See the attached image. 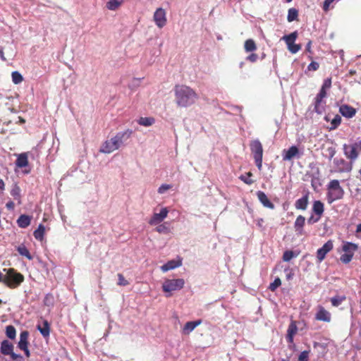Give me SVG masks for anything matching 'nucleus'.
<instances>
[{
	"instance_id": "nucleus-41",
	"label": "nucleus",
	"mask_w": 361,
	"mask_h": 361,
	"mask_svg": "<svg viewBox=\"0 0 361 361\" xmlns=\"http://www.w3.org/2000/svg\"><path fill=\"white\" fill-rule=\"evenodd\" d=\"M281 285V281L279 278H276L269 286V289L271 291H275Z\"/></svg>"
},
{
	"instance_id": "nucleus-50",
	"label": "nucleus",
	"mask_w": 361,
	"mask_h": 361,
	"mask_svg": "<svg viewBox=\"0 0 361 361\" xmlns=\"http://www.w3.org/2000/svg\"><path fill=\"white\" fill-rule=\"evenodd\" d=\"M240 179L247 185H252L254 183L252 179L247 178L246 176H240Z\"/></svg>"
},
{
	"instance_id": "nucleus-13",
	"label": "nucleus",
	"mask_w": 361,
	"mask_h": 361,
	"mask_svg": "<svg viewBox=\"0 0 361 361\" xmlns=\"http://www.w3.org/2000/svg\"><path fill=\"white\" fill-rule=\"evenodd\" d=\"M169 211L166 207H164L161 209L159 213H154L152 217L149 221L150 225H157L167 216Z\"/></svg>"
},
{
	"instance_id": "nucleus-8",
	"label": "nucleus",
	"mask_w": 361,
	"mask_h": 361,
	"mask_svg": "<svg viewBox=\"0 0 361 361\" xmlns=\"http://www.w3.org/2000/svg\"><path fill=\"white\" fill-rule=\"evenodd\" d=\"M298 37V32L295 31L288 35H284L282 39L285 41L288 51L292 54H296L301 49V45L295 44V41Z\"/></svg>"
},
{
	"instance_id": "nucleus-59",
	"label": "nucleus",
	"mask_w": 361,
	"mask_h": 361,
	"mask_svg": "<svg viewBox=\"0 0 361 361\" xmlns=\"http://www.w3.org/2000/svg\"><path fill=\"white\" fill-rule=\"evenodd\" d=\"M49 298H52L51 295H47L45 298H44V304L45 305H47V302H49Z\"/></svg>"
},
{
	"instance_id": "nucleus-47",
	"label": "nucleus",
	"mask_w": 361,
	"mask_h": 361,
	"mask_svg": "<svg viewBox=\"0 0 361 361\" xmlns=\"http://www.w3.org/2000/svg\"><path fill=\"white\" fill-rule=\"evenodd\" d=\"M172 188L171 185L169 184H162L158 189V192L159 194H163L168 190L171 189Z\"/></svg>"
},
{
	"instance_id": "nucleus-16",
	"label": "nucleus",
	"mask_w": 361,
	"mask_h": 361,
	"mask_svg": "<svg viewBox=\"0 0 361 361\" xmlns=\"http://www.w3.org/2000/svg\"><path fill=\"white\" fill-rule=\"evenodd\" d=\"M201 324V319L186 322L182 329V334L184 335H189L197 326L200 325Z\"/></svg>"
},
{
	"instance_id": "nucleus-3",
	"label": "nucleus",
	"mask_w": 361,
	"mask_h": 361,
	"mask_svg": "<svg viewBox=\"0 0 361 361\" xmlns=\"http://www.w3.org/2000/svg\"><path fill=\"white\" fill-rule=\"evenodd\" d=\"M4 284L11 289L18 288L24 281V276L13 268L4 269Z\"/></svg>"
},
{
	"instance_id": "nucleus-58",
	"label": "nucleus",
	"mask_w": 361,
	"mask_h": 361,
	"mask_svg": "<svg viewBox=\"0 0 361 361\" xmlns=\"http://www.w3.org/2000/svg\"><path fill=\"white\" fill-rule=\"evenodd\" d=\"M0 57H1L2 61H6V57L4 56V53L2 49H0Z\"/></svg>"
},
{
	"instance_id": "nucleus-34",
	"label": "nucleus",
	"mask_w": 361,
	"mask_h": 361,
	"mask_svg": "<svg viewBox=\"0 0 361 361\" xmlns=\"http://www.w3.org/2000/svg\"><path fill=\"white\" fill-rule=\"evenodd\" d=\"M244 48L247 52H250L255 51L257 49V46L253 39H249L245 42Z\"/></svg>"
},
{
	"instance_id": "nucleus-23",
	"label": "nucleus",
	"mask_w": 361,
	"mask_h": 361,
	"mask_svg": "<svg viewBox=\"0 0 361 361\" xmlns=\"http://www.w3.org/2000/svg\"><path fill=\"white\" fill-rule=\"evenodd\" d=\"M28 336L29 333L27 331H22L20 334V341L18 343V347L20 350H25L28 348Z\"/></svg>"
},
{
	"instance_id": "nucleus-9",
	"label": "nucleus",
	"mask_w": 361,
	"mask_h": 361,
	"mask_svg": "<svg viewBox=\"0 0 361 361\" xmlns=\"http://www.w3.org/2000/svg\"><path fill=\"white\" fill-rule=\"evenodd\" d=\"M334 248V243L331 240H328L324 245L317 251V260L319 263L322 262L326 257L327 253Z\"/></svg>"
},
{
	"instance_id": "nucleus-2",
	"label": "nucleus",
	"mask_w": 361,
	"mask_h": 361,
	"mask_svg": "<svg viewBox=\"0 0 361 361\" xmlns=\"http://www.w3.org/2000/svg\"><path fill=\"white\" fill-rule=\"evenodd\" d=\"M133 134V130L128 129L124 132L118 133L114 137L106 140L102 146L100 152L109 154L118 149L124 141L129 139Z\"/></svg>"
},
{
	"instance_id": "nucleus-53",
	"label": "nucleus",
	"mask_w": 361,
	"mask_h": 361,
	"mask_svg": "<svg viewBox=\"0 0 361 361\" xmlns=\"http://www.w3.org/2000/svg\"><path fill=\"white\" fill-rule=\"evenodd\" d=\"M320 219H321V217H319L318 216H317L316 218H314L313 216H311L308 219L307 221H308L309 224H314V223H316V222L319 221L320 220Z\"/></svg>"
},
{
	"instance_id": "nucleus-4",
	"label": "nucleus",
	"mask_w": 361,
	"mask_h": 361,
	"mask_svg": "<svg viewBox=\"0 0 361 361\" xmlns=\"http://www.w3.org/2000/svg\"><path fill=\"white\" fill-rule=\"evenodd\" d=\"M345 192L338 180H331L327 185L326 200L329 204L343 199Z\"/></svg>"
},
{
	"instance_id": "nucleus-10",
	"label": "nucleus",
	"mask_w": 361,
	"mask_h": 361,
	"mask_svg": "<svg viewBox=\"0 0 361 361\" xmlns=\"http://www.w3.org/2000/svg\"><path fill=\"white\" fill-rule=\"evenodd\" d=\"M154 20L157 26L162 28L166 24V11L162 8H159L154 13Z\"/></svg>"
},
{
	"instance_id": "nucleus-45",
	"label": "nucleus",
	"mask_w": 361,
	"mask_h": 361,
	"mask_svg": "<svg viewBox=\"0 0 361 361\" xmlns=\"http://www.w3.org/2000/svg\"><path fill=\"white\" fill-rule=\"evenodd\" d=\"M156 231L159 233H169V229L167 226H166L164 224L159 225L156 228Z\"/></svg>"
},
{
	"instance_id": "nucleus-62",
	"label": "nucleus",
	"mask_w": 361,
	"mask_h": 361,
	"mask_svg": "<svg viewBox=\"0 0 361 361\" xmlns=\"http://www.w3.org/2000/svg\"><path fill=\"white\" fill-rule=\"evenodd\" d=\"M336 162V164H344L345 163V160L343 159H341L339 160H337V161H335Z\"/></svg>"
},
{
	"instance_id": "nucleus-12",
	"label": "nucleus",
	"mask_w": 361,
	"mask_h": 361,
	"mask_svg": "<svg viewBox=\"0 0 361 361\" xmlns=\"http://www.w3.org/2000/svg\"><path fill=\"white\" fill-rule=\"evenodd\" d=\"M326 92L320 90L314 99V111L318 114H321L324 109L325 102L323 99L326 97Z\"/></svg>"
},
{
	"instance_id": "nucleus-63",
	"label": "nucleus",
	"mask_w": 361,
	"mask_h": 361,
	"mask_svg": "<svg viewBox=\"0 0 361 361\" xmlns=\"http://www.w3.org/2000/svg\"><path fill=\"white\" fill-rule=\"evenodd\" d=\"M263 221H263V219H259V220H258V222H257V225H258L259 226L262 227V223H263Z\"/></svg>"
},
{
	"instance_id": "nucleus-44",
	"label": "nucleus",
	"mask_w": 361,
	"mask_h": 361,
	"mask_svg": "<svg viewBox=\"0 0 361 361\" xmlns=\"http://www.w3.org/2000/svg\"><path fill=\"white\" fill-rule=\"evenodd\" d=\"M331 87V78H328L324 80L320 90L326 92V90H329Z\"/></svg>"
},
{
	"instance_id": "nucleus-27",
	"label": "nucleus",
	"mask_w": 361,
	"mask_h": 361,
	"mask_svg": "<svg viewBox=\"0 0 361 361\" xmlns=\"http://www.w3.org/2000/svg\"><path fill=\"white\" fill-rule=\"evenodd\" d=\"M45 234V226L40 224L37 228L34 231L33 235L37 240L42 241Z\"/></svg>"
},
{
	"instance_id": "nucleus-60",
	"label": "nucleus",
	"mask_w": 361,
	"mask_h": 361,
	"mask_svg": "<svg viewBox=\"0 0 361 361\" xmlns=\"http://www.w3.org/2000/svg\"><path fill=\"white\" fill-rule=\"evenodd\" d=\"M356 232L361 233V223L357 226Z\"/></svg>"
},
{
	"instance_id": "nucleus-21",
	"label": "nucleus",
	"mask_w": 361,
	"mask_h": 361,
	"mask_svg": "<svg viewBox=\"0 0 361 361\" xmlns=\"http://www.w3.org/2000/svg\"><path fill=\"white\" fill-rule=\"evenodd\" d=\"M324 211V204L320 200H315L312 204V212L319 217H322Z\"/></svg>"
},
{
	"instance_id": "nucleus-6",
	"label": "nucleus",
	"mask_w": 361,
	"mask_h": 361,
	"mask_svg": "<svg viewBox=\"0 0 361 361\" xmlns=\"http://www.w3.org/2000/svg\"><path fill=\"white\" fill-rule=\"evenodd\" d=\"M251 152L259 170L262 168L263 147L259 140H253L250 143Z\"/></svg>"
},
{
	"instance_id": "nucleus-7",
	"label": "nucleus",
	"mask_w": 361,
	"mask_h": 361,
	"mask_svg": "<svg viewBox=\"0 0 361 361\" xmlns=\"http://www.w3.org/2000/svg\"><path fill=\"white\" fill-rule=\"evenodd\" d=\"M184 284L185 281L182 279H166L162 285V289L165 293H170L182 289Z\"/></svg>"
},
{
	"instance_id": "nucleus-56",
	"label": "nucleus",
	"mask_w": 361,
	"mask_h": 361,
	"mask_svg": "<svg viewBox=\"0 0 361 361\" xmlns=\"http://www.w3.org/2000/svg\"><path fill=\"white\" fill-rule=\"evenodd\" d=\"M306 51L307 52L311 53L312 52V42L309 41L306 45Z\"/></svg>"
},
{
	"instance_id": "nucleus-14",
	"label": "nucleus",
	"mask_w": 361,
	"mask_h": 361,
	"mask_svg": "<svg viewBox=\"0 0 361 361\" xmlns=\"http://www.w3.org/2000/svg\"><path fill=\"white\" fill-rule=\"evenodd\" d=\"M299 154V149L296 146H291L288 149H283V160L290 161Z\"/></svg>"
},
{
	"instance_id": "nucleus-22",
	"label": "nucleus",
	"mask_w": 361,
	"mask_h": 361,
	"mask_svg": "<svg viewBox=\"0 0 361 361\" xmlns=\"http://www.w3.org/2000/svg\"><path fill=\"white\" fill-rule=\"evenodd\" d=\"M357 245L350 242H345L342 246V250L344 253L349 254L353 256H354V253L357 250Z\"/></svg>"
},
{
	"instance_id": "nucleus-42",
	"label": "nucleus",
	"mask_w": 361,
	"mask_h": 361,
	"mask_svg": "<svg viewBox=\"0 0 361 361\" xmlns=\"http://www.w3.org/2000/svg\"><path fill=\"white\" fill-rule=\"evenodd\" d=\"M118 283L117 284L121 286H126L129 284L128 281L125 279L122 274H118Z\"/></svg>"
},
{
	"instance_id": "nucleus-35",
	"label": "nucleus",
	"mask_w": 361,
	"mask_h": 361,
	"mask_svg": "<svg viewBox=\"0 0 361 361\" xmlns=\"http://www.w3.org/2000/svg\"><path fill=\"white\" fill-rule=\"evenodd\" d=\"M37 329L44 337H47V336H49L50 327H49V324L47 321L44 322L42 327L40 326H38Z\"/></svg>"
},
{
	"instance_id": "nucleus-61",
	"label": "nucleus",
	"mask_w": 361,
	"mask_h": 361,
	"mask_svg": "<svg viewBox=\"0 0 361 361\" xmlns=\"http://www.w3.org/2000/svg\"><path fill=\"white\" fill-rule=\"evenodd\" d=\"M329 150L331 151L330 155H331V157H332L335 154V149L333 148H329Z\"/></svg>"
},
{
	"instance_id": "nucleus-54",
	"label": "nucleus",
	"mask_w": 361,
	"mask_h": 361,
	"mask_svg": "<svg viewBox=\"0 0 361 361\" xmlns=\"http://www.w3.org/2000/svg\"><path fill=\"white\" fill-rule=\"evenodd\" d=\"M6 207L8 209V210H13L14 208H15V204L13 201L10 200L8 201L6 204Z\"/></svg>"
},
{
	"instance_id": "nucleus-57",
	"label": "nucleus",
	"mask_w": 361,
	"mask_h": 361,
	"mask_svg": "<svg viewBox=\"0 0 361 361\" xmlns=\"http://www.w3.org/2000/svg\"><path fill=\"white\" fill-rule=\"evenodd\" d=\"M25 353V355L27 357H30V352L28 349V348H25V350H23Z\"/></svg>"
},
{
	"instance_id": "nucleus-40",
	"label": "nucleus",
	"mask_w": 361,
	"mask_h": 361,
	"mask_svg": "<svg viewBox=\"0 0 361 361\" xmlns=\"http://www.w3.org/2000/svg\"><path fill=\"white\" fill-rule=\"evenodd\" d=\"M11 76L12 81L16 85L20 83L23 80L22 75L18 71L13 72Z\"/></svg>"
},
{
	"instance_id": "nucleus-26",
	"label": "nucleus",
	"mask_w": 361,
	"mask_h": 361,
	"mask_svg": "<svg viewBox=\"0 0 361 361\" xmlns=\"http://www.w3.org/2000/svg\"><path fill=\"white\" fill-rule=\"evenodd\" d=\"M16 164L19 168H23L28 165L27 154H20L16 161Z\"/></svg>"
},
{
	"instance_id": "nucleus-52",
	"label": "nucleus",
	"mask_w": 361,
	"mask_h": 361,
	"mask_svg": "<svg viewBox=\"0 0 361 361\" xmlns=\"http://www.w3.org/2000/svg\"><path fill=\"white\" fill-rule=\"evenodd\" d=\"M258 59V56L257 54H251L250 55H249L247 57V60L250 61V62H255Z\"/></svg>"
},
{
	"instance_id": "nucleus-39",
	"label": "nucleus",
	"mask_w": 361,
	"mask_h": 361,
	"mask_svg": "<svg viewBox=\"0 0 361 361\" xmlns=\"http://www.w3.org/2000/svg\"><path fill=\"white\" fill-rule=\"evenodd\" d=\"M341 123V117L339 115H336L331 122L330 130H335Z\"/></svg>"
},
{
	"instance_id": "nucleus-18",
	"label": "nucleus",
	"mask_w": 361,
	"mask_h": 361,
	"mask_svg": "<svg viewBox=\"0 0 361 361\" xmlns=\"http://www.w3.org/2000/svg\"><path fill=\"white\" fill-rule=\"evenodd\" d=\"M339 111L342 116L346 118H352L356 114V110L355 108L346 104L341 106Z\"/></svg>"
},
{
	"instance_id": "nucleus-28",
	"label": "nucleus",
	"mask_w": 361,
	"mask_h": 361,
	"mask_svg": "<svg viewBox=\"0 0 361 361\" xmlns=\"http://www.w3.org/2000/svg\"><path fill=\"white\" fill-rule=\"evenodd\" d=\"M11 196L18 201V204H20L21 202V195H20V188L17 184H14L12 189L11 190Z\"/></svg>"
},
{
	"instance_id": "nucleus-1",
	"label": "nucleus",
	"mask_w": 361,
	"mask_h": 361,
	"mask_svg": "<svg viewBox=\"0 0 361 361\" xmlns=\"http://www.w3.org/2000/svg\"><path fill=\"white\" fill-rule=\"evenodd\" d=\"M176 104L180 107H188L194 104L199 99L197 92L190 87L176 85L174 87Z\"/></svg>"
},
{
	"instance_id": "nucleus-38",
	"label": "nucleus",
	"mask_w": 361,
	"mask_h": 361,
	"mask_svg": "<svg viewBox=\"0 0 361 361\" xmlns=\"http://www.w3.org/2000/svg\"><path fill=\"white\" fill-rule=\"evenodd\" d=\"M346 298L345 296H340L337 295L332 298H331V302L333 306L338 307L339 306L344 300H345Z\"/></svg>"
},
{
	"instance_id": "nucleus-48",
	"label": "nucleus",
	"mask_w": 361,
	"mask_h": 361,
	"mask_svg": "<svg viewBox=\"0 0 361 361\" xmlns=\"http://www.w3.org/2000/svg\"><path fill=\"white\" fill-rule=\"evenodd\" d=\"M308 357L309 351L304 350L300 354L298 357V361H308Z\"/></svg>"
},
{
	"instance_id": "nucleus-29",
	"label": "nucleus",
	"mask_w": 361,
	"mask_h": 361,
	"mask_svg": "<svg viewBox=\"0 0 361 361\" xmlns=\"http://www.w3.org/2000/svg\"><path fill=\"white\" fill-rule=\"evenodd\" d=\"M297 332V326L294 322L290 323L288 329V334L286 336L287 341L288 343H293V336Z\"/></svg>"
},
{
	"instance_id": "nucleus-11",
	"label": "nucleus",
	"mask_w": 361,
	"mask_h": 361,
	"mask_svg": "<svg viewBox=\"0 0 361 361\" xmlns=\"http://www.w3.org/2000/svg\"><path fill=\"white\" fill-rule=\"evenodd\" d=\"M314 319L317 321L330 322L331 320V314L323 306L318 305Z\"/></svg>"
},
{
	"instance_id": "nucleus-49",
	"label": "nucleus",
	"mask_w": 361,
	"mask_h": 361,
	"mask_svg": "<svg viewBox=\"0 0 361 361\" xmlns=\"http://www.w3.org/2000/svg\"><path fill=\"white\" fill-rule=\"evenodd\" d=\"M336 0H325L323 4V10L324 11H328L330 8V6Z\"/></svg>"
},
{
	"instance_id": "nucleus-64",
	"label": "nucleus",
	"mask_w": 361,
	"mask_h": 361,
	"mask_svg": "<svg viewBox=\"0 0 361 361\" xmlns=\"http://www.w3.org/2000/svg\"><path fill=\"white\" fill-rule=\"evenodd\" d=\"M246 176L250 178L251 176H252V172H250V171L247 172L246 173Z\"/></svg>"
},
{
	"instance_id": "nucleus-15",
	"label": "nucleus",
	"mask_w": 361,
	"mask_h": 361,
	"mask_svg": "<svg viewBox=\"0 0 361 361\" xmlns=\"http://www.w3.org/2000/svg\"><path fill=\"white\" fill-rule=\"evenodd\" d=\"M257 197L259 201L262 203V204L267 208L274 209L275 206L274 204L269 200L267 195L262 191L257 192Z\"/></svg>"
},
{
	"instance_id": "nucleus-17",
	"label": "nucleus",
	"mask_w": 361,
	"mask_h": 361,
	"mask_svg": "<svg viewBox=\"0 0 361 361\" xmlns=\"http://www.w3.org/2000/svg\"><path fill=\"white\" fill-rule=\"evenodd\" d=\"M308 203L309 192H306L305 194L301 198L295 201V207L297 209L305 210L307 208Z\"/></svg>"
},
{
	"instance_id": "nucleus-55",
	"label": "nucleus",
	"mask_w": 361,
	"mask_h": 361,
	"mask_svg": "<svg viewBox=\"0 0 361 361\" xmlns=\"http://www.w3.org/2000/svg\"><path fill=\"white\" fill-rule=\"evenodd\" d=\"M5 183L4 181L0 178V194L3 193L4 190H5Z\"/></svg>"
},
{
	"instance_id": "nucleus-37",
	"label": "nucleus",
	"mask_w": 361,
	"mask_h": 361,
	"mask_svg": "<svg viewBox=\"0 0 361 361\" xmlns=\"http://www.w3.org/2000/svg\"><path fill=\"white\" fill-rule=\"evenodd\" d=\"M6 334L10 339H14L16 335V331L13 326L8 325L6 328Z\"/></svg>"
},
{
	"instance_id": "nucleus-51",
	"label": "nucleus",
	"mask_w": 361,
	"mask_h": 361,
	"mask_svg": "<svg viewBox=\"0 0 361 361\" xmlns=\"http://www.w3.org/2000/svg\"><path fill=\"white\" fill-rule=\"evenodd\" d=\"M11 358L13 360H16V361H24V359L22 355H18V354H16L15 353H12L11 355Z\"/></svg>"
},
{
	"instance_id": "nucleus-5",
	"label": "nucleus",
	"mask_w": 361,
	"mask_h": 361,
	"mask_svg": "<svg viewBox=\"0 0 361 361\" xmlns=\"http://www.w3.org/2000/svg\"><path fill=\"white\" fill-rule=\"evenodd\" d=\"M343 152L351 163L354 162L361 154V140L352 144H344L343 146Z\"/></svg>"
},
{
	"instance_id": "nucleus-43",
	"label": "nucleus",
	"mask_w": 361,
	"mask_h": 361,
	"mask_svg": "<svg viewBox=\"0 0 361 361\" xmlns=\"http://www.w3.org/2000/svg\"><path fill=\"white\" fill-rule=\"evenodd\" d=\"M353 256L349 254L343 253L340 257V260L343 264H348L353 259Z\"/></svg>"
},
{
	"instance_id": "nucleus-25",
	"label": "nucleus",
	"mask_w": 361,
	"mask_h": 361,
	"mask_svg": "<svg viewBox=\"0 0 361 361\" xmlns=\"http://www.w3.org/2000/svg\"><path fill=\"white\" fill-rule=\"evenodd\" d=\"M31 220V216L26 214H21L17 219V224L20 228H25L30 226Z\"/></svg>"
},
{
	"instance_id": "nucleus-33",
	"label": "nucleus",
	"mask_w": 361,
	"mask_h": 361,
	"mask_svg": "<svg viewBox=\"0 0 361 361\" xmlns=\"http://www.w3.org/2000/svg\"><path fill=\"white\" fill-rule=\"evenodd\" d=\"M123 2V0H109L106 8L111 11L116 10Z\"/></svg>"
},
{
	"instance_id": "nucleus-46",
	"label": "nucleus",
	"mask_w": 361,
	"mask_h": 361,
	"mask_svg": "<svg viewBox=\"0 0 361 361\" xmlns=\"http://www.w3.org/2000/svg\"><path fill=\"white\" fill-rule=\"evenodd\" d=\"M319 68V64L317 62L312 61L307 66V70L310 71H315Z\"/></svg>"
},
{
	"instance_id": "nucleus-31",
	"label": "nucleus",
	"mask_w": 361,
	"mask_h": 361,
	"mask_svg": "<svg viewBox=\"0 0 361 361\" xmlns=\"http://www.w3.org/2000/svg\"><path fill=\"white\" fill-rule=\"evenodd\" d=\"M154 122H155V119L152 117H140L137 120V123L140 126H146V127L151 126L152 125H153L154 123Z\"/></svg>"
},
{
	"instance_id": "nucleus-32",
	"label": "nucleus",
	"mask_w": 361,
	"mask_h": 361,
	"mask_svg": "<svg viewBox=\"0 0 361 361\" xmlns=\"http://www.w3.org/2000/svg\"><path fill=\"white\" fill-rule=\"evenodd\" d=\"M17 250L20 255L25 257L29 260L32 259V256L30 253L28 249L24 245H19L17 247Z\"/></svg>"
},
{
	"instance_id": "nucleus-24",
	"label": "nucleus",
	"mask_w": 361,
	"mask_h": 361,
	"mask_svg": "<svg viewBox=\"0 0 361 361\" xmlns=\"http://www.w3.org/2000/svg\"><path fill=\"white\" fill-rule=\"evenodd\" d=\"M181 260L180 259H178V260H170L167 263H166L165 264L162 265L161 267V269L162 271L164 272H166V271H168L169 270H171V269H173L176 267H178L180 266H181Z\"/></svg>"
},
{
	"instance_id": "nucleus-36",
	"label": "nucleus",
	"mask_w": 361,
	"mask_h": 361,
	"mask_svg": "<svg viewBox=\"0 0 361 361\" xmlns=\"http://www.w3.org/2000/svg\"><path fill=\"white\" fill-rule=\"evenodd\" d=\"M298 16V11L294 8H289L288 12L287 20L288 22H292L297 20Z\"/></svg>"
},
{
	"instance_id": "nucleus-19",
	"label": "nucleus",
	"mask_w": 361,
	"mask_h": 361,
	"mask_svg": "<svg viewBox=\"0 0 361 361\" xmlns=\"http://www.w3.org/2000/svg\"><path fill=\"white\" fill-rule=\"evenodd\" d=\"M305 218L302 215H299L296 218L295 223H294V228L298 234H299V235L303 234V227L305 226Z\"/></svg>"
},
{
	"instance_id": "nucleus-30",
	"label": "nucleus",
	"mask_w": 361,
	"mask_h": 361,
	"mask_svg": "<svg viewBox=\"0 0 361 361\" xmlns=\"http://www.w3.org/2000/svg\"><path fill=\"white\" fill-rule=\"evenodd\" d=\"M299 255V252H296L293 250H286L282 256V259L283 262H288L293 258L298 257Z\"/></svg>"
},
{
	"instance_id": "nucleus-20",
	"label": "nucleus",
	"mask_w": 361,
	"mask_h": 361,
	"mask_svg": "<svg viewBox=\"0 0 361 361\" xmlns=\"http://www.w3.org/2000/svg\"><path fill=\"white\" fill-rule=\"evenodd\" d=\"M1 353L4 355H10L13 352V345L7 340H4L1 343Z\"/></svg>"
}]
</instances>
